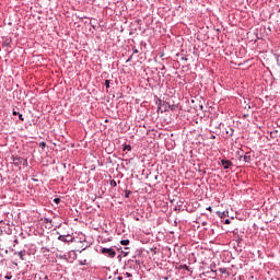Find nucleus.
I'll use <instances>...</instances> for the list:
<instances>
[{
    "mask_svg": "<svg viewBox=\"0 0 280 280\" xmlns=\"http://www.w3.org/2000/svg\"><path fill=\"white\" fill-rule=\"evenodd\" d=\"M101 253L103 255H106L107 257H109L110 259H115V256L117 255V253L115 252V249L113 248H106V247H103L101 249Z\"/></svg>",
    "mask_w": 280,
    "mask_h": 280,
    "instance_id": "f257e3e1",
    "label": "nucleus"
},
{
    "mask_svg": "<svg viewBox=\"0 0 280 280\" xmlns=\"http://www.w3.org/2000/svg\"><path fill=\"white\" fill-rule=\"evenodd\" d=\"M25 255H26L25 250H21V252H15L14 253V256L19 257L21 259V261H25Z\"/></svg>",
    "mask_w": 280,
    "mask_h": 280,
    "instance_id": "f03ea898",
    "label": "nucleus"
},
{
    "mask_svg": "<svg viewBox=\"0 0 280 280\" xmlns=\"http://www.w3.org/2000/svg\"><path fill=\"white\" fill-rule=\"evenodd\" d=\"M221 163L225 170H229V167L233 165V163H231V161H228V160H222Z\"/></svg>",
    "mask_w": 280,
    "mask_h": 280,
    "instance_id": "7ed1b4c3",
    "label": "nucleus"
},
{
    "mask_svg": "<svg viewBox=\"0 0 280 280\" xmlns=\"http://www.w3.org/2000/svg\"><path fill=\"white\" fill-rule=\"evenodd\" d=\"M270 137H271L272 139H279L280 132L277 131V130H273V131L270 132Z\"/></svg>",
    "mask_w": 280,
    "mask_h": 280,
    "instance_id": "20e7f679",
    "label": "nucleus"
},
{
    "mask_svg": "<svg viewBox=\"0 0 280 280\" xmlns=\"http://www.w3.org/2000/svg\"><path fill=\"white\" fill-rule=\"evenodd\" d=\"M13 163H14V165H16V167H19V165H21V163H23V159L22 158H14Z\"/></svg>",
    "mask_w": 280,
    "mask_h": 280,
    "instance_id": "39448f33",
    "label": "nucleus"
},
{
    "mask_svg": "<svg viewBox=\"0 0 280 280\" xmlns=\"http://www.w3.org/2000/svg\"><path fill=\"white\" fill-rule=\"evenodd\" d=\"M121 246H128L130 244V240H122L120 241Z\"/></svg>",
    "mask_w": 280,
    "mask_h": 280,
    "instance_id": "423d86ee",
    "label": "nucleus"
},
{
    "mask_svg": "<svg viewBox=\"0 0 280 280\" xmlns=\"http://www.w3.org/2000/svg\"><path fill=\"white\" fill-rule=\"evenodd\" d=\"M105 86H106V89H110V81L106 80L105 81Z\"/></svg>",
    "mask_w": 280,
    "mask_h": 280,
    "instance_id": "0eeeda50",
    "label": "nucleus"
},
{
    "mask_svg": "<svg viewBox=\"0 0 280 280\" xmlns=\"http://www.w3.org/2000/svg\"><path fill=\"white\" fill-rule=\"evenodd\" d=\"M124 150H128V152H130L132 148L130 145H125Z\"/></svg>",
    "mask_w": 280,
    "mask_h": 280,
    "instance_id": "6e6552de",
    "label": "nucleus"
},
{
    "mask_svg": "<svg viewBox=\"0 0 280 280\" xmlns=\"http://www.w3.org/2000/svg\"><path fill=\"white\" fill-rule=\"evenodd\" d=\"M130 194H132V191L127 190L126 194H125L126 198H129V197H130Z\"/></svg>",
    "mask_w": 280,
    "mask_h": 280,
    "instance_id": "1a4fd4ad",
    "label": "nucleus"
},
{
    "mask_svg": "<svg viewBox=\"0 0 280 280\" xmlns=\"http://www.w3.org/2000/svg\"><path fill=\"white\" fill-rule=\"evenodd\" d=\"M54 202H55L56 205H60V198H55V199H54Z\"/></svg>",
    "mask_w": 280,
    "mask_h": 280,
    "instance_id": "9d476101",
    "label": "nucleus"
},
{
    "mask_svg": "<svg viewBox=\"0 0 280 280\" xmlns=\"http://www.w3.org/2000/svg\"><path fill=\"white\" fill-rule=\"evenodd\" d=\"M19 119H21V121H25V118H23V114H19Z\"/></svg>",
    "mask_w": 280,
    "mask_h": 280,
    "instance_id": "9b49d317",
    "label": "nucleus"
},
{
    "mask_svg": "<svg viewBox=\"0 0 280 280\" xmlns=\"http://www.w3.org/2000/svg\"><path fill=\"white\" fill-rule=\"evenodd\" d=\"M46 145H47V143H45V142L39 143V148H45Z\"/></svg>",
    "mask_w": 280,
    "mask_h": 280,
    "instance_id": "f8f14e48",
    "label": "nucleus"
},
{
    "mask_svg": "<svg viewBox=\"0 0 280 280\" xmlns=\"http://www.w3.org/2000/svg\"><path fill=\"white\" fill-rule=\"evenodd\" d=\"M125 275H126V277H128V279H130V277H132V273H129V272H126Z\"/></svg>",
    "mask_w": 280,
    "mask_h": 280,
    "instance_id": "ddd939ff",
    "label": "nucleus"
},
{
    "mask_svg": "<svg viewBox=\"0 0 280 280\" xmlns=\"http://www.w3.org/2000/svg\"><path fill=\"white\" fill-rule=\"evenodd\" d=\"M225 224H231V220L226 219Z\"/></svg>",
    "mask_w": 280,
    "mask_h": 280,
    "instance_id": "4468645a",
    "label": "nucleus"
},
{
    "mask_svg": "<svg viewBox=\"0 0 280 280\" xmlns=\"http://www.w3.org/2000/svg\"><path fill=\"white\" fill-rule=\"evenodd\" d=\"M5 279H12V276H5Z\"/></svg>",
    "mask_w": 280,
    "mask_h": 280,
    "instance_id": "2eb2a0df",
    "label": "nucleus"
},
{
    "mask_svg": "<svg viewBox=\"0 0 280 280\" xmlns=\"http://www.w3.org/2000/svg\"><path fill=\"white\" fill-rule=\"evenodd\" d=\"M13 115H19V113L16 110H13Z\"/></svg>",
    "mask_w": 280,
    "mask_h": 280,
    "instance_id": "dca6fc26",
    "label": "nucleus"
},
{
    "mask_svg": "<svg viewBox=\"0 0 280 280\" xmlns=\"http://www.w3.org/2000/svg\"><path fill=\"white\" fill-rule=\"evenodd\" d=\"M125 257L128 256V252H124Z\"/></svg>",
    "mask_w": 280,
    "mask_h": 280,
    "instance_id": "f3484780",
    "label": "nucleus"
},
{
    "mask_svg": "<svg viewBox=\"0 0 280 280\" xmlns=\"http://www.w3.org/2000/svg\"><path fill=\"white\" fill-rule=\"evenodd\" d=\"M244 159H245V161H248V156H245Z\"/></svg>",
    "mask_w": 280,
    "mask_h": 280,
    "instance_id": "a211bd4d",
    "label": "nucleus"
},
{
    "mask_svg": "<svg viewBox=\"0 0 280 280\" xmlns=\"http://www.w3.org/2000/svg\"><path fill=\"white\" fill-rule=\"evenodd\" d=\"M208 211H211V207L208 208Z\"/></svg>",
    "mask_w": 280,
    "mask_h": 280,
    "instance_id": "6ab92c4d",
    "label": "nucleus"
},
{
    "mask_svg": "<svg viewBox=\"0 0 280 280\" xmlns=\"http://www.w3.org/2000/svg\"><path fill=\"white\" fill-rule=\"evenodd\" d=\"M184 268H186V270H187V268H188L187 265H185Z\"/></svg>",
    "mask_w": 280,
    "mask_h": 280,
    "instance_id": "aec40b11",
    "label": "nucleus"
},
{
    "mask_svg": "<svg viewBox=\"0 0 280 280\" xmlns=\"http://www.w3.org/2000/svg\"><path fill=\"white\" fill-rule=\"evenodd\" d=\"M122 278L121 277H118V280H121Z\"/></svg>",
    "mask_w": 280,
    "mask_h": 280,
    "instance_id": "412c9836",
    "label": "nucleus"
},
{
    "mask_svg": "<svg viewBox=\"0 0 280 280\" xmlns=\"http://www.w3.org/2000/svg\"><path fill=\"white\" fill-rule=\"evenodd\" d=\"M15 264V266H19V264L18 262H14Z\"/></svg>",
    "mask_w": 280,
    "mask_h": 280,
    "instance_id": "4be33fe9",
    "label": "nucleus"
},
{
    "mask_svg": "<svg viewBox=\"0 0 280 280\" xmlns=\"http://www.w3.org/2000/svg\"><path fill=\"white\" fill-rule=\"evenodd\" d=\"M125 250H128V247H126Z\"/></svg>",
    "mask_w": 280,
    "mask_h": 280,
    "instance_id": "5701e85b",
    "label": "nucleus"
}]
</instances>
